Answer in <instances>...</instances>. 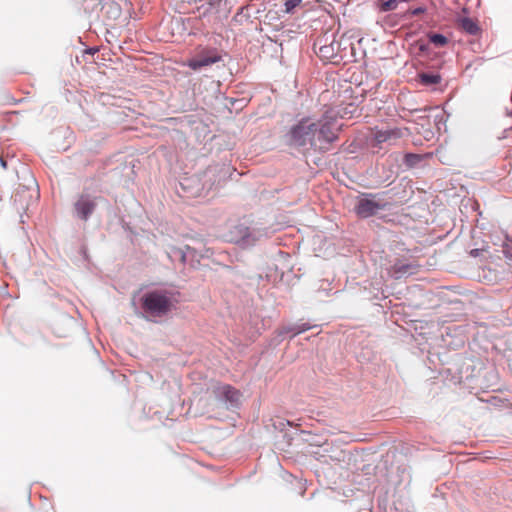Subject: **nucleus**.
Wrapping results in <instances>:
<instances>
[{"label":"nucleus","instance_id":"nucleus-15","mask_svg":"<svg viewBox=\"0 0 512 512\" xmlns=\"http://www.w3.org/2000/svg\"><path fill=\"white\" fill-rule=\"evenodd\" d=\"M429 41L437 47H443L448 43L446 36L438 33L429 34Z\"/></svg>","mask_w":512,"mask_h":512},{"label":"nucleus","instance_id":"nucleus-2","mask_svg":"<svg viewBox=\"0 0 512 512\" xmlns=\"http://www.w3.org/2000/svg\"><path fill=\"white\" fill-rule=\"evenodd\" d=\"M174 294L167 290H153L142 297V308L149 317H164L174 308Z\"/></svg>","mask_w":512,"mask_h":512},{"label":"nucleus","instance_id":"nucleus-10","mask_svg":"<svg viewBox=\"0 0 512 512\" xmlns=\"http://www.w3.org/2000/svg\"><path fill=\"white\" fill-rule=\"evenodd\" d=\"M413 270V266L404 261L398 260L396 261L389 269L388 275L394 279H400L408 274H411Z\"/></svg>","mask_w":512,"mask_h":512},{"label":"nucleus","instance_id":"nucleus-4","mask_svg":"<svg viewBox=\"0 0 512 512\" xmlns=\"http://www.w3.org/2000/svg\"><path fill=\"white\" fill-rule=\"evenodd\" d=\"M408 134V128L394 127L388 129H375L372 132L370 145L372 148L377 147L379 149L383 147V144L392 146L395 145L399 139Z\"/></svg>","mask_w":512,"mask_h":512},{"label":"nucleus","instance_id":"nucleus-1","mask_svg":"<svg viewBox=\"0 0 512 512\" xmlns=\"http://www.w3.org/2000/svg\"><path fill=\"white\" fill-rule=\"evenodd\" d=\"M338 114L334 109H328L323 116L314 122L316 150H326L338 138L340 125Z\"/></svg>","mask_w":512,"mask_h":512},{"label":"nucleus","instance_id":"nucleus-14","mask_svg":"<svg viewBox=\"0 0 512 512\" xmlns=\"http://www.w3.org/2000/svg\"><path fill=\"white\" fill-rule=\"evenodd\" d=\"M312 326L308 323H301V324H296L294 326H291V327H287L285 328V330L283 331V333H291L292 334V337L293 336H296L300 333H303L309 329H311Z\"/></svg>","mask_w":512,"mask_h":512},{"label":"nucleus","instance_id":"nucleus-18","mask_svg":"<svg viewBox=\"0 0 512 512\" xmlns=\"http://www.w3.org/2000/svg\"><path fill=\"white\" fill-rule=\"evenodd\" d=\"M301 2L302 0H284V11L286 13H292Z\"/></svg>","mask_w":512,"mask_h":512},{"label":"nucleus","instance_id":"nucleus-22","mask_svg":"<svg viewBox=\"0 0 512 512\" xmlns=\"http://www.w3.org/2000/svg\"><path fill=\"white\" fill-rule=\"evenodd\" d=\"M208 2L210 5H218L221 2V0H208Z\"/></svg>","mask_w":512,"mask_h":512},{"label":"nucleus","instance_id":"nucleus-17","mask_svg":"<svg viewBox=\"0 0 512 512\" xmlns=\"http://www.w3.org/2000/svg\"><path fill=\"white\" fill-rule=\"evenodd\" d=\"M336 112H339L338 114V117L340 118H345L348 114L349 115H353L354 112L357 110L356 106L353 105V104H349L346 108L344 109H335L333 108Z\"/></svg>","mask_w":512,"mask_h":512},{"label":"nucleus","instance_id":"nucleus-8","mask_svg":"<svg viewBox=\"0 0 512 512\" xmlns=\"http://www.w3.org/2000/svg\"><path fill=\"white\" fill-rule=\"evenodd\" d=\"M96 206V197L90 194L83 193L78 197L77 201L74 203V210L76 216L79 219L87 221L93 214Z\"/></svg>","mask_w":512,"mask_h":512},{"label":"nucleus","instance_id":"nucleus-13","mask_svg":"<svg viewBox=\"0 0 512 512\" xmlns=\"http://www.w3.org/2000/svg\"><path fill=\"white\" fill-rule=\"evenodd\" d=\"M419 78L420 82L426 86L435 85L441 81V77L438 74L421 73Z\"/></svg>","mask_w":512,"mask_h":512},{"label":"nucleus","instance_id":"nucleus-6","mask_svg":"<svg viewBox=\"0 0 512 512\" xmlns=\"http://www.w3.org/2000/svg\"><path fill=\"white\" fill-rule=\"evenodd\" d=\"M228 237L229 241L243 248L253 246L259 239L255 232L250 231V229L243 224L233 226L229 231Z\"/></svg>","mask_w":512,"mask_h":512},{"label":"nucleus","instance_id":"nucleus-12","mask_svg":"<svg viewBox=\"0 0 512 512\" xmlns=\"http://www.w3.org/2000/svg\"><path fill=\"white\" fill-rule=\"evenodd\" d=\"M461 28L470 35H476L479 31L477 23L468 17H464L460 20Z\"/></svg>","mask_w":512,"mask_h":512},{"label":"nucleus","instance_id":"nucleus-23","mask_svg":"<svg viewBox=\"0 0 512 512\" xmlns=\"http://www.w3.org/2000/svg\"><path fill=\"white\" fill-rule=\"evenodd\" d=\"M421 12H423V9H421V8H417V9H415V10L413 11V14H414V15H416V14H419V13H421Z\"/></svg>","mask_w":512,"mask_h":512},{"label":"nucleus","instance_id":"nucleus-19","mask_svg":"<svg viewBox=\"0 0 512 512\" xmlns=\"http://www.w3.org/2000/svg\"><path fill=\"white\" fill-rule=\"evenodd\" d=\"M398 6L397 0H386L381 4V10L384 12L395 10Z\"/></svg>","mask_w":512,"mask_h":512},{"label":"nucleus","instance_id":"nucleus-11","mask_svg":"<svg viewBox=\"0 0 512 512\" xmlns=\"http://www.w3.org/2000/svg\"><path fill=\"white\" fill-rule=\"evenodd\" d=\"M339 48V43L332 42L330 45H323L319 48V55L325 59H331L336 55Z\"/></svg>","mask_w":512,"mask_h":512},{"label":"nucleus","instance_id":"nucleus-24","mask_svg":"<svg viewBox=\"0 0 512 512\" xmlns=\"http://www.w3.org/2000/svg\"><path fill=\"white\" fill-rule=\"evenodd\" d=\"M0 161H1V165H2L3 167H5L6 163H5L2 159H0Z\"/></svg>","mask_w":512,"mask_h":512},{"label":"nucleus","instance_id":"nucleus-7","mask_svg":"<svg viewBox=\"0 0 512 512\" xmlns=\"http://www.w3.org/2000/svg\"><path fill=\"white\" fill-rule=\"evenodd\" d=\"M386 207V203L376 200L375 195H368L359 200L356 206V213L362 218H368L375 215L379 210Z\"/></svg>","mask_w":512,"mask_h":512},{"label":"nucleus","instance_id":"nucleus-20","mask_svg":"<svg viewBox=\"0 0 512 512\" xmlns=\"http://www.w3.org/2000/svg\"><path fill=\"white\" fill-rule=\"evenodd\" d=\"M193 250L190 248V247H186V251H181L180 254H181V260L183 262L186 261V258L187 256L192 252Z\"/></svg>","mask_w":512,"mask_h":512},{"label":"nucleus","instance_id":"nucleus-9","mask_svg":"<svg viewBox=\"0 0 512 512\" xmlns=\"http://www.w3.org/2000/svg\"><path fill=\"white\" fill-rule=\"evenodd\" d=\"M217 395L231 406L235 407L240 401V392L230 385H222L217 388Z\"/></svg>","mask_w":512,"mask_h":512},{"label":"nucleus","instance_id":"nucleus-3","mask_svg":"<svg viewBox=\"0 0 512 512\" xmlns=\"http://www.w3.org/2000/svg\"><path fill=\"white\" fill-rule=\"evenodd\" d=\"M290 143L297 147L310 145L316 150L315 128L311 119H302L290 130Z\"/></svg>","mask_w":512,"mask_h":512},{"label":"nucleus","instance_id":"nucleus-21","mask_svg":"<svg viewBox=\"0 0 512 512\" xmlns=\"http://www.w3.org/2000/svg\"><path fill=\"white\" fill-rule=\"evenodd\" d=\"M482 251H483L482 249H472V250L470 251V255H471L472 257H478V256H480V254L482 253Z\"/></svg>","mask_w":512,"mask_h":512},{"label":"nucleus","instance_id":"nucleus-5","mask_svg":"<svg viewBox=\"0 0 512 512\" xmlns=\"http://www.w3.org/2000/svg\"><path fill=\"white\" fill-rule=\"evenodd\" d=\"M222 60L220 52L213 47H198L194 56L189 58L186 65L192 70H200Z\"/></svg>","mask_w":512,"mask_h":512},{"label":"nucleus","instance_id":"nucleus-16","mask_svg":"<svg viewBox=\"0 0 512 512\" xmlns=\"http://www.w3.org/2000/svg\"><path fill=\"white\" fill-rule=\"evenodd\" d=\"M423 159V156L414 153H408L405 155V163L408 166H415Z\"/></svg>","mask_w":512,"mask_h":512}]
</instances>
